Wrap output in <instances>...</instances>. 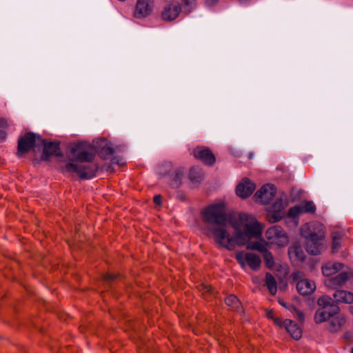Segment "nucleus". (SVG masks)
Listing matches in <instances>:
<instances>
[{
	"label": "nucleus",
	"mask_w": 353,
	"mask_h": 353,
	"mask_svg": "<svg viewBox=\"0 0 353 353\" xmlns=\"http://www.w3.org/2000/svg\"><path fill=\"white\" fill-rule=\"evenodd\" d=\"M255 188V184L250 179L245 178L236 186V192L239 196L245 199L253 193Z\"/></svg>",
	"instance_id": "4468645a"
},
{
	"label": "nucleus",
	"mask_w": 353,
	"mask_h": 353,
	"mask_svg": "<svg viewBox=\"0 0 353 353\" xmlns=\"http://www.w3.org/2000/svg\"><path fill=\"white\" fill-rule=\"evenodd\" d=\"M179 0L165 1L167 4L163 7L161 17L165 21H171L176 19L181 11Z\"/></svg>",
	"instance_id": "9d476101"
},
{
	"label": "nucleus",
	"mask_w": 353,
	"mask_h": 353,
	"mask_svg": "<svg viewBox=\"0 0 353 353\" xmlns=\"http://www.w3.org/2000/svg\"><path fill=\"white\" fill-rule=\"evenodd\" d=\"M351 312L353 314V308L351 309Z\"/></svg>",
	"instance_id": "c03bdc74"
},
{
	"label": "nucleus",
	"mask_w": 353,
	"mask_h": 353,
	"mask_svg": "<svg viewBox=\"0 0 353 353\" xmlns=\"http://www.w3.org/2000/svg\"><path fill=\"white\" fill-rule=\"evenodd\" d=\"M319 309L316 311L314 321L316 323H321L326 321L334 315L338 314L340 308L328 296H323L317 301Z\"/></svg>",
	"instance_id": "39448f33"
},
{
	"label": "nucleus",
	"mask_w": 353,
	"mask_h": 353,
	"mask_svg": "<svg viewBox=\"0 0 353 353\" xmlns=\"http://www.w3.org/2000/svg\"><path fill=\"white\" fill-rule=\"evenodd\" d=\"M198 290L207 299L208 295L213 294V289L210 285L201 283L197 286Z\"/></svg>",
	"instance_id": "7c9ffc66"
},
{
	"label": "nucleus",
	"mask_w": 353,
	"mask_h": 353,
	"mask_svg": "<svg viewBox=\"0 0 353 353\" xmlns=\"http://www.w3.org/2000/svg\"><path fill=\"white\" fill-rule=\"evenodd\" d=\"M154 0H138L134 15L136 18H143L149 16L153 9Z\"/></svg>",
	"instance_id": "ddd939ff"
},
{
	"label": "nucleus",
	"mask_w": 353,
	"mask_h": 353,
	"mask_svg": "<svg viewBox=\"0 0 353 353\" xmlns=\"http://www.w3.org/2000/svg\"><path fill=\"white\" fill-rule=\"evenodd\" d=\"M235 258L243 268L247 264L252 270L256 271L261 266V258L254 253L238 252L236 253Z\"/></svg>",
	"instance_id": "0eeeda50"
},
{
	"label": "nucleus",
	"mask_w": 353,
	"mask_h": 353,
	"mask_svg": "<svg viewBox=\"0 0 353 353\" xmlns=\"http://www.w3.org/2000/svg\"><path fill=\"white\" fill-rule=\"evenodd\" d=\"M266 316L267 318L273 320L276 316L274 315V312L272 310H266Z\"/></svg>",
	"instance_id": "4c0bfd02"
},
{
	"label": "nucleus",
	"mask_w": 353,
	"mask_h": 353,
	"mask_svg": "<svg viewBox=\"0 0 353 353\" xmlns=\"http://www.w3.org/2000/svg\"><path fill=\"white\" fill-rule=\"evenodd\" d=\"M276 194V188L272 184L263 185L254 194L255 201L267 205L274 199Z\"/></svg>",
	"instance_id": "9b49d317"
},
{
	"label": "nucleus",
	"mask_w": 353,
	"mask_h": 353,
	"mask_svg": "<svg viewBox=\"0 0 353 353\" xmlns=\"http://www.w3.org/2000/svg\"><path fill=\"white\" fill-rule=\"evenodd\" d=\"M192 154L196 159L208 165H212L216 161L214 154L208 148L198 146L194 149Z\"/></svg>",
	"instance_id": "f8f14e48"
},
{
	"label": "nucleus",
	"mask_w": 353,
	"mask_h": 353,
	"mask_svg": "<svg viewBox=\"0 0 353 353\" xmlns=\"http://www.w3.org/2000/svg\"><path fill=\"white\" fill-rule=\"evenodd\" d=\"M351 353H353V347L352 348Z\"/></svg>",
	"instance_id": "a18cd8bd"
},
{
	"label": "nucleus",
	"mask_w": 353,
	"mask_h": 353,
	"mask_svg": "<svg viewBox=\"0 0 353 353\" xmlns=\"http://www.w3.org/2000/svg\"><path fill=\"white\" fill-rule=\"evenodd\" d=\"M303 214L300 205H295L289 209L288 212V216L290 218L294 219Z\"/></svg>",
	"instance_id": "2f4dec72"
},
{
	"label": "nucleus",
	"mask_w": 353,
	"mask_h": 353,
	"mask_svg": "<svg viewBox=\"0 0 353 353\" xmlns=\"http://www.w3.org/2000/svg\"><path fill=\"white\" fill-rule=\"evenodd\" d=\"M40 144L43 145V150L41 155V159L43 161H50V157L52 156L62 157L61 152L60 143L59 141H46L42 139L40 136L37 137Z\"/></svg>",
	"instance_id": "1a4fd4ad"
},
{
	"label": "nucleus",
	"mask_w": 353,
	"mask_h": 353,
	"mask_svg": "<svg viewBox=\"0 0 353 353\" xmlns=\"http://www.w3.org/2000/svg\"><path fill=\"white\" fill-rule=\"evenodd\" d=\"M225 303L228 306L231 307L232 310H239L241 306V302L234 294H230L225 299Z\"/></svg>",
	"instance_id": "a878e982"
},
{
	"label": "nucleus",
	"mask_w": 353,
	"mask_h": 353,
	"mask_svg": "<svg viewBox=\"0 0 353 353\" xmlns=\"http://www.w3.org/2000/svg\"><path fill=\"white\" fill-rule=\"evenodd\" d=\"M6 137V133L3 130H0V141L3 140Z\"/></svg>",
	"instance_id": "79ce46f5"
},
{
	"label": "nucleus",
	"mask_w": 353,
	"mask_h": 353,
	"mask_svg": "<svg viewBox=\"0 0 353 353\" xmlns=\"http://www.w3.org/2000/svg\"><path fill=\"white\" fill-rule=\"evenodd\" d=\"M162 198L161 195H155L153 198V201L157 205H161V204Z\"/></svg>",
	"instance_id": "58836bf2"
},
{
	"label": "nucleus",
	"mask_w": 353,
	"mask_h": 353,
	"mask_svg": "<svg viewBox=\"0 0 353 353\" xmlns=\"http://www.w3.org/2000/svg\"><path fill=\"white\" fill-rule=\"evenodd\" d=\"M289 253L290 254H294L295 256L301 259V260H303L304 258H303V252L302 251L301 248L300 247H298V246H296L293 248H291L289 250Z\"/></svg>",
	"instance_id": "f704fd0d"
},
{
	"label": "nucleus",
	"mask_w": 353,
	"mask_h": 353,
	"mask_svg": "<svg viewBox=\"0 0 353 353\" xmlns=\"http://www.w3.org/2000/svg\"><path fill=\"white\" fill-rule=\"evenodd\" d=\"M265 237L270 243L276 244L279 247L285 246L288 243V239L285 232L279 225L270 227L265 232Z\"/></svg>",
	"instance_id": "423d86ee"
},
{
	"label": "nucleus",
	"mask_w": 353,
	"mask_h": 353,
	"mask_svg": "<svg viewBox=\"0 0 353 353\" xmlns=\"http://www.w3.org/2000/svg\"><path fill=\"white\" fill-rule=\"evenodd\" d=\"M302 213H314L316 211V206L312 201H305L299 205Z\"/></svg>",
	"instance_id": "c756f323"
},
{
	"label": "nucleus",
	"mask_w": 353,
	"mask_h": 353,
	"mask_svg": "<svg viewBox=\"0 0 353 353\" xmlns=\"http://www.w3.org/2000/svg\"><path fill=\"white\" fill-rule=\"evenodd\" d=\"M114 153V150L110 145H105L99 151V156L104 159H110Z\"/></svg>",
	"instance_id": "c85d7f7f"
},
{
	"label": "nucleus",
	"mask_w": 353,
	"mask_h": 353,
	"mask_svg": "<svg viewBox=\"0 0 353 353\" xmlns=\"http://www.w3.org/2000/svg\"><path fill=\"white\" fill-rule=\"evenodd\" d=\"M231 226L235 232L233 236L228 234L223 245L228 250H233L236 245H245L252 238H258L262 233L261 224L246 214H240L239 219L231 223Z\"/></svg>",
	"instance_id": "7ed1b4c3"
},
{
	"label": "nucleus",
	"mask_w": 353,
	"mask_h": 353,
	"mask_svg": "<svg viewBox=\"0 0 353 353\" xmlns=\"http://www.w3.org/2000/svg\"><path fill=\"white\" fill-rule=\"evenodd\" d=\"M272 208L274 212H281L284 208V204L281 199H276V201L272 204Z\"/></svg>",
	"instance_id": "72a5a7b5"
},
{
	"label": "nucleus",
	"mask_w": 353,
	"mask_h": 353,
	"mask_svg": "<svg viewBox=\"0 0 353 353\" xmlns=\"http://www.w3.org/2000/svg\"><path fill=\"white\" fill-rule=\"evenodd\" d=\"M182 176V171H176L175 173L172 176V179L170 181V185L173 188H178L181 185Z\"/></svg>",
	"instance_id": "bb28decb"
},
{
	"label": "nucleus",
	"mask_w": 353,
	"mask_h": 353,
	"mask_svg": "<svg viewBox=\"0 0 353 353\" xmlns=\"http://www.w3.org/2000/svg\"><path fill=\"white\" fill-rule=\"evenodd\" d=\"M331 236L332 239V251L334 253L338 252L341 248L342 235L339 232L334 231L332 232Z\"/></svg>",
	"instance_id": "393cba45"
},
{
	"label": "nucleus",
	"mask_w": 353,
	"mask_h": 353,
	"mask_svg": "<svg viewBox=\"0 0 353 353\" xmlns=\"http://www.w3.org/2000/svg\"><path fill=\"white\" fill-rule=\"evenodd\" d=\"M189 179L193 183H200L203 179V172L199 168L193 167L190 170Z\"/></svg>",
	"instance_id": "4be33fe9"
},
{
	"label": "nucleus",
	"mask_w": 353,
	"mask_h": 353,
	"mask_svg": "<svg viewBox=\"0 0 353 353\" xmlns=\"http://www.w3.org/2000/svg\"><path fill=\"white\" fill-rule=\"evenodd\" d=\"M280 304L287 309H288L293 314V316L296 318L301 323H303L305 319L304 314L299 310L295 306L292 305H287L283 301H279Z\"/></svg>",
	"instance_id": "b1692460"
},
{
	"label": "nucleus",
	"mask_w": 353,
	"mask_h": 353,
	"mask_svg": "<svg viewBox=\"0 0 353 353\" xmlns=\"http://www.w3.org/2000/svg\"><path fill=\"white\" fill-rule=\"evenodd\" d=\"M281 219V216L280 214V212H274L269 218V221L274 223V222L279 221Z\"/></svg>",
	"instance_id": "c9c22d12"
},
{
	"label": "nucleus",
	"mask_w": 353,
	"mask_h": 353,
	"mask_svg": "<svg viewBox=\"0 0 353 353\" xmlns=\"http://www.w3.org/2000/svg\"><path fill=\"white\" fill-rule=\"evenodd\" d=\"M201 219L203 223L209 225L208 230L215 242L223 247L229 234L228 224L231 225V223L234 222L228 218L225 204L221 202L208 205L201 212Z\"/></svg>",
	"instance_id": "f03ea898"
},
{
	"label": "nucleus",
	"mask_w": 353,
	"mask_h": 353,
	"mask_svg": "<svg viewBox=\"0 0 353 353\" xmlns=\"http://www.w3.org/2000/svg\"><path fill=\"white\" fill-rule=\"evenodd\" d=\"M120 277V275L118 274L114 273H106L103 276V281L110 285L112 283H113L114 281H116L117 279Z\"/></svg>",
	"instance_id": "473e14b6"
},
{
	"label": "nucleus",
	"mask_w": 353,
	"mask_h": 353,
	"mask_svg": "<svg viewBox=\"0 0 353 353\" xmlns=\"http://www.w3.org/2000/svg\"><path fill=\"white\" fill-rule=\"evenodd\" d=\"M334 302L350 304L353 303V293L345 290H336L333 294Z\"/></svg>",
	"instance_id": "6ab92c4d"
},
{
	"label": "nucleus",
	"mask_w": 353,
	"mask_h": 353,
	"mask_svg": "<svg viewBox=\"0 0 353 353\" xmlns=\"http://www.w3.org/2000/svg\"><path fill=\"white\" fill-rule=\"evenodd\" d=\"M264 262L267 268L272 269L274 267L275 263L272 254L268 250L263 253Z\"/></svg>",
	"instance_id": "cd10ccee"
},
{
	"label": "nucleus",
	"mask_w": 353,
	"mask_h": 353,
	"mask_svg": "<svg viewBox=\"0 0 353 353\" xmlns=\"http://www.w3.org/2000/svg\"><path fill=\"white\" fill-rule=\"evenodd\" d=\"M245 245L248 250H256L262 254L267 250V243L263 241H248Z\"/></svg>",
	"instance_id": "5701e85b"
},
{
	"label": "nucleus",
	"mask_w": 353,
	"mask_h": 353,
	"mask_svg": "<svg viewBox=\"0 0 353 353\" xmlns=\"http://www.w3.org/2000/svg\"><path fill=\"white\" fill-rule=\"evenodd\" d=\"M342 267L343 264L340 263H327L322 266V273L325 276H330L339 271Z\"/></svg>",
	"instance_id": "aec40b11"
},
{
	"label": "nucleus",
	"mask_w": 353,
	"mask_h": 353,
	"mask_svg": "<svg viewBox=\"0 0 353 353\" xmlns=\"http://www.w3.org/2000/svg\"><path fill=\"white\" fill-rule=\"evenodd\" d=\"M219 0H205V3L209 6H212L216 4Z\"/></svg>",
	"instance_id": "a19ab883"
},
{
	"label": "nucleus",
	"mask_w": 353,
	"mask_h": 353,
	"mask_svg": "<svg viewBox=\"0 0 353 353\" xmlns=\"http://www.w3.org/2000/svg\"><path fill=\"white\" fill-rule=\"evenodd\" d=\"M273 321H274L275 325L279 326L280 327H284V321H283L279 317H275L273 319Z\"/></svg>",
	"instance_id": "e433bc0d"
},
{
	"label": "nucleus",
	"mask_w": 353,
	"mask_h": 353,
	"mask_svg": "<svg viewBox=\"0 0 353 353\" xmlns=\"http://www.w3.org/2000/svg\"><path fill=\"white\" fill-rule=\"evenodd\" d=\"M301 234L306 239L305 249L309 254L317 255L323 249V240L325 236V229L323 225H314L306 224L301 228Z\"/></svg>",
	"instance_id": "20e7f679"
},
{
	"label": "nucleus",
	"mask_w": 353,
	"mask_h": 353,
	"mask_svg": "<svg viewBox=\"0 0 353 353\" xmlns=\"http://www.w3.org/2000/svg\"><path fill=\"white\" fill-rule=\"evenodd\" d=\"M265 285L272 295L276 294L277 292L276 281L271 273L267 272L265 274Z\"/></svg>",
	"instance_id": "412c9836"
},
{
	"label": "nucleus",
	"mask_w": 353,
	"mask_h": 353,
	"mask_svg": "<svg viewBox=\"0 0 353 353\" xmlns=\"http://www.w3.org/2000/svg\"><path fill=\"white\" fill-rule=\"evenodd\" d=\"M249 0H239V2L241 3H245L247 1H248Z\"/></svg>",
	"instance_id": "37998d69"
},
{
	"label": "nucleus",
	"mask_w": 353,
	"mask_h": 353,
	"mask_svg": "<svg viewBox=\"0 0 353 353\" xmlns=\"http://www.w3.org/2000/svg\"><path fill=\"white\" fill-rule=\"evenodd\" d=\"M284 328L294 339L299 340L301 338V328L292 320H284Z\"/></svg>",
	"instance_id": "f3484780"
},
{
	"label": "nucleus",
	"mask_w": 353,
	"mask_h": 353,
	"mask_svg": "<svg viewBox=\"0 0 353 353\" xmlns=\"http://www.w3.org/2000/svg\"><path fill=\"white\" fill-rule=\"evenodd\" d=\"M316 289L315 283L309 279H301L296 283V290L302 295H308L312 293Z\"/></svg>",
	"instance_id": "dca6fc26"
},
{
	"label": "nucleus",
	"mask_w": 353,
	"mask_h": 353,
	"mask_svg": "<svg viewBox=\"0 0 353 353\" xmlns=\"http://www.w3.org/2000/svg\"><path fill=\"white\" fill-rule=\"evenodd\" d=\"M67 154L70 160L74 162L67 163L61 168L63 172L76 173L81 179L92 178L98 170L96 164L92 163L94 157L93 147L88 142L79 141L70 143L67 148Z\"/></svg>",
	"instance_id": "f257e3e1"
},
{
	"label": "nucleus",
	"mask_w": 353,
	"mask_h": 353,
	"mask_svg": "<svg viewBox=\"0 0 353 353\" xmlns=\"http://www.w3.org/2000/svg\"><path fill=\"white\" fill-rule=\"evenodd\" d=\"M39 135L33 132H27L21 137L18 140V152L26 154L33 149L37 145H39L40 142L37 138Z\"/></svg>",
	"instance_id": "6e6552de"
},
{
	"label": "nucleus",
	"mask_w": 353,
	"mask_h": 353,
	"mask_svg": "<svg viewBox=\"0 0 353 353\" xmlns=\"http://www.w3.org/2000/svg\"><path fill=\"white\" fill-rule=\"evenodd\" d=\"M352 276L353 274L351 272H343L336 276L326 280L325 285L330 288H336L345 285Z\"/></svg>",
	"instance_id": "2eb2a0df"
},
{
	"label": "nucleus",
	"mask_w": 353,
	"mask_h": 353,
	"mask_svg": "<svg viewBox=\"0 0 353 353\" xmlns=\"http://www.w3.org/2000/svg\"><path fill=\"white\" fill-rule=\"evenodd\" d=\"M327 321H328L327 329L331 332L339 331L345 323V319L343 315H334Z\"/></svg>",
	"instance_id": "a211bd4d"
},
{
	"label": "nucleus",
	"mask_w": 353,
	"mask_h": 353,
	"mask_svg": "<svg viewBox=\"0 0 353 353\" xmlns=\"http://www.w3.org/2000/svg\"><path fill=\"white\" fill-rule=\"evenodd\" d=\"M194 0H183V3L184 6H190L192 7Z\"/></svg>",
	"instance_id": "ea45409f"
}]
</instances>
